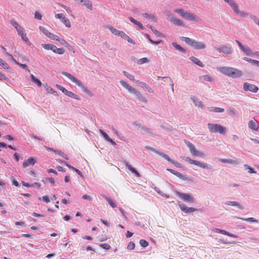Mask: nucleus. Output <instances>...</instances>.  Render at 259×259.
Masks as SVG:
<instances>
[{"label":"nucleus","mask_w":259,"mask_h":259,"mask_svg":"<svg viewBox=\"0 0 259 259\" xmlns=\"http://www.w3.org/2000/svg\"><path fill=\"white\" fill-rule=\"evenodd\" d=\"M218 70L224 74L234 78L240 77L242 75L241 70L231 67H221L218 68Z\"/></svg>","instance_id":"1"},{"label":"nucleus","mask_w":259,"mask_h":259,"mask_svg":"<svg viewBox=\"0 0 259 259\" xmlns=\"http://www.w3.org/2000/svg\"><path fill=\"white\" fill-rule=\"evenodd\" d=\"M62 74L66 76L71 81L76 83V84L79 87L81 88L83 92L86 93L90 95H92V92L83 85V83L80 80H78L75 77L68 72H63Z\"/></svg>","instance_id":"2"},{"label":"nucleus","mask_w":259,"mask_h":259,"mask_svg":"<svg viewBox=\"0 0 259 259\" xmlns=\"http://www.w3.org/2000/svg\"><path fill=\"white\" fill-rule=\"evenodd\" d=\"M175 12L178 13L182 17L189 21H194L198 22L200 20L198 16H196L194 14L191 13L188 11H185L182 9H176L175 10Z\"/></svg>","instance_id":"3"},{"label":"nucleus","mask_w":259,"mask_h":259,"mask_svg":"<svg viewBox=\"0 0 259 259\" xmlns=\"http://www.w3.org/2000/svg\"><path fill=\"white\" fill-rule=\"evenodd\" d=\"M226 3L228 4L232 10L237 15L242 17H246L248 16V13L240 11L239 9L238 4L234 0H224Z\"/></svg>","instance_id":"4"},{"label":"nucleus","mask_w":259,"mask_h":259,"mask_svg":"<svg viewBox=\"0 0 259 259\" xmlns=\"http://www.w3.org/2000/svg\"><path fill=\"white\" fill-rule=\"evenodd\" d=\"M226 3L228 4L232 10L237 15L242 17H246L248 16V13L240 11L239 9L238 4L234 0H224Z\"/></svg>","instance_id":"5"},{"label":"nucleus","mask_w":259,"mask_h":259,"mask_svg":"<svg viewBox=\"0 0 259 259\" xmlns=\"http://www.w3.org/2000/svg\"><path fill=\"white\" fill-rule=\"evenodd\" d=\"M226 3L228 4L232 10L237 15L242 17H246L248 16V13L240 11L239 9L238 4L234 0H224Z\"/></svg>","instance_id":"6"},{"label":"nucleus","mask_w":259,"mask_h":259,"mask_svg":"<svg viewBox=\"0 0 259 259\" xmlns=\"http://www.w3.org/2000/svg\"><path fill=\"white\" fill-rule=\"evenodd\" d=\"M207 126L210 133H218L221 134L226 133V128L220 124L208 123Z\"/></svg>","instance_id":"7"},{"label":"nucleus","mask_w":259,"mask_h":259,"mask_svg":"<svg viewBox=\"0 0 259 259\" xmlns=\"http://www.w3.org/2000/svg\"><path fill=\"white\" fill-rule=\"evenodd\" d=\"M186 144L188 147L190 152L193 156L203 157L205 154L203 152L198 151L195 146L189 141L186 142Z\"/></svg>","instance_id":"8"},{"label":"nucleus","mask_w":259,"mask_h":259,"mask_svg":"<svg viewBox=\"0 0 259 259\" xmlns=\"http://www.w3.org/2000/svg\"><path fill=\"white\" fill-rule=\"evenodd\" d=\"M176 194L186 202L190 203H193L194 202L193 197L189 194L183 193L178 191H176Z\"/></svg>","instance_id":"9"},{"label":"nucleus","mask_w":259,"mask_h":259,"mask_svg":"<svg viewBox=\"0 0 259 259\" xmlns=\"http://www.w3.org/2000/svg\"><path fill=\"white\" fill-rule=\"evenodd\" d=\"M55 18L60 19L62 23L68 28L71 27V23L69 19L64 17L62 13L57 14L55 15Z\"/></svg>","instance_id":"10"},{"label":"nucleus","mask_w":259,"mask_h":259,"mask_svg":"<svg viewBox=\"0 0 259 259\" xmlns=\"http://www.w3.org/2000/svg\"><path fill=\"white\" fill-rule=\"evenodd\" d=\"M120 83L121 85H122L124 88H125L126 90H127L129 92L131 93H134L135 95L137 96H141V94L139 92L136 91V90L129 85L126 82L123 80H120Z\"/></svg>","instance_id":"11"},{"label":"nucleus","mask_w":259,"mask_h":259,"mask_svg":"<svg viewBox=\"0 0 259 259\" xmlns=\"http://www.w3.org/2000/svg\"><path fill=\"white\" fill-rule=\"evenodd\" d=\"M243 89L245 91L256 93L258 91V88L254 84L245 82L243 84Z\"/></svg>","instance_id":"12"},{"label":"nucleus","mask_w":259,"mask_h":259,"mask_svg":"<svg viewBox=\"0 0 259 259\" xmlns=\"http://www.w3.org/2000/svg\"><path fill=\"white\" fill-rule=\"evenodd\" d=\"M167 19L173 23L175 25L177 26H184L183 22L179 19L176 18L171 14H169L167 16Z\"/></svg>","instance_id":"13"},{"label":"nucleus","mask_w":259,"mask_h":259,"mask_svg":"<svg viewBox=\"0 0 259 259\" xmlns=\"http://www.w3.org/2000/svg\"><path fill=\"white\" fill-rule=\"evenodd\" d=\"M157 153H158V155L161 156L162 157H163L164 159L167 160L168 161L170 162L171 163L175 165L176 167H181V164L179 162H178L177 161H175L174 160H171L167 155L164 154L161 152H158Z\"/></svg>","instance_id":"14"},{"label":"nucleus","mask_w":259,"mask_h":259,"mask_svg":"<svg viewBox=\"0 0 259 259\" xmlns=\"http://www.w3.org/2000/svg\"><path fill=\"white\" fill-rule=\"evenodd\" d=\"M236 41L238 44L240 49L245 55L248 56H251L253 54L251 49L248 47L243 46L242 44L238 40H236Z\"/></svg>","instance_id":"15"},{"label":"nucleus","mask_w":259,"mask_h":259,"mask_svg":"<svg viewBox=\"0 0 259 259\" xmlns=\"http://www.w3.org/2000/svg\"><path fill=\"white\" fill-rule=\"evenodd\" d=\"M215 50L219 52H223L226 55H230L232 53V49L230 47L227 46H223L220 48H215Z\"/></svg>","instance_id":"16"},{"label":"nucleus","mask_w":259,"mask_h":259,"mask_svg":"<svg viewBox=\"0 0 259 259\" xmlns=\"http://www.w3.org/2000/svg\"><path fill=\"white\" fill-rule=\"evenodd\" d=\"M166 170L167 171H169L170 172H171V174H174V175H175L179 178H180L184 181L189 180V178L187 176L184 175L179 172H178L175 170H173V169H170V168H167Z\"/></svg>","instance_id":"17"},{"label":"nucleus","mask_w":259,"mask_h":259,"mask_svg":"<svg viewBox=\"0 0 259 259\" xmlns=\"http://www.w3.org/2000/svg\"><path fill=\"white\" fill-rule=\"evenodd\" d=\"M179 206L182 211L186 213H191L197 210V209L193 207H188L185 204L183 203H179Z\"/></svg>","instance_id":"18"},{"label":"nucleus","mask_w":259,"mask_h":259,"mask_svg":"<svg viewBox=\"0 0 259 259\" xmlns=\"http://www.w3.org/2000/svg\"><path fill=\"white\" fill-rule=\"evenodd\" d=\"M248 125L250 129L255 131H257L259 128L258 122L255 119L249 120L248 123Z\"/></svg>","instance_id":"19"},{"label":"nucleus","mask_w":259,"mask_h":259,"mask_svg":"<svg viewBox=\"0 0 259 259\" xmlns=\"http://www.w3.org/2000/svg\"><path fill=\"white\" fill-rule=\"evenodd\" d=\"M192 164L196 165L203 169H208L210 168V166L207 164L206 163L201 162L198 160H194Z\"/></svg>","instance_id":"20"},{"label":"nucleus","mask_w":259,"mask_h":259,"mask_svg":"<svg viewBox=\"0 0 259 259\" xmlns=\"http://www.w3.org/2000/svg\"><path fill=\"white\" fill-rule=\"evenodd\" d=\"M191 47L195 50H201L205 48L206 46L203 42L195 40Z\"/></svg>","instance_id":"21"},{"label":"nucleus","mask_w":259,"mask_h":259,"mask_svg":"<svg viewBox=\"0 0 259 259\" xmlns=\"http://www.w3.org/2000/svg\"><path fill=\"white\" fill-rule=\"evenodd\" d=\"M78 4L84 6L87 8L92 10L93 9L92 4L89 0H78L77 2Z\"/></svg>","instance_id":"22"},{"label":"nucleus","mask_w":259,"mask_h":259,"mask_svg":"<svg viewBox=\"0 0 259 259\" xmlns=\"http://www.w3.org/2000/svg\"><path fill=\"white\" fill-rule=\"evenodd\" d=\"M36 163V160L33 157H30L23 163V167L25 168L29 165H34Z\"/></svg>","instance_id":"23"},{"label":"nucleus","mask_w":259,"mask_h":259,"mask_svg":"<svg viewBox=\"0 0 259 259\" xmlns=\"http://www.w3.org/2000/svg\"><path fill=\"white\" fill-rule=\"evenodd\" d=\"M124 164H125V166L128 168V169L132 173L134 174L137 177H138V178L140 177L141 175L139 173V172L134 167H133L131 164H128L126 162H125Z\"/></svg>","instance_id":"24"},{"label":"nucleus","mask_w":259,"mask_h":259,"mask_svg":"<svg viewBox=\"0 0 259 259\" xmlns=\"http://www.w3.org/2000/svg\"><path fill=\"white\" fill-rule=\"evenodd\" d=\"M99 132L107 141L109 142L112 145H115L114 142L111 139H110L108 136V135L105 132H104L102 130H99Z\"/></svg>","instance_id":"25"},{"label":"nucleus","mask_w":259,"mask_h":259,"mask_svg":"<svg viewBox=\"0 0 259 259\" xmlns=\"http://www.w3.org/2000/svg\"><path fill=\"white\" fill-rule=\"evenodd\" d=\"M190 60L192 62H193L194 64L200 66L201 67H204V64L196 57L192 56L190 57Z\"/></svg>","instance_id":"26"},{"label":"nucleus","mask_w":259,"mask_h":259,"mask_svg":"<svg viewBox=\"0 0 259 259\" xmlns=\"http://www.w3.org/2000/svg\"><path fill=\"white\" fill-rule=\"evenodd\" d=\"M53 47L55 48H52V51L56 54H63L65 53V50L63 48H58L57 47L53 45Z\"/></svg>","instance_id":"27"},{"label":"nucleus","mask_w":259,"mask_h":259,"mask_svg":"<svg viewBox=\"0 0 259 259\" xmlns=\"http://www.w3.org/2000/svg\"><path fill=\"white\" fill-rule=\"evenodd\" d=\"M219 161L222 163H230V164H237L238 163V162L237 160H232V159H220Z\"/></svg>","instance_id":"28"},{"label":"nucleus","mask_w":259,"mask_h":259,"mask_svg":"<svg viewBox=\"0 0 259 259\" xmlns=\"http://www.w3.org/2000/svg\"><path fill=\"white\" fill-rule=\"evenodd\" d=\"M30 78L31 80L34 82L38 87H40L41 86V81L36 78L33 75H30Z\"/></svg>","instance_id":"29"},{"label":"nucleus","mask_w":259,"mask_h":259,"mask_svg":"<svg viewBox=\"0 0 259 259\" xmlns=\"http://www.w3.org/2000/svg\"><path fill=\"white\" fill-rule=\"evenodd\" d=\"M129 19L133 23H134L135 24L138 25L139 26V27L140 28H141V29H144V27L142 25V24L141 23H140V22H138V21L135 20L133 17H129Z\"/></svg>","instance_id":"30"},{"label":"nucleus","mask_w":259,"mask_h":259,"mask_svg":"<svg viewBox=\"0 0 259 259\" xmlns=\"http://www.w3.org/2000/svg\"><path fill=\"white\" fill-rule=\"evenodd\" d=\"M183 40L188 45H189L190 47H192V46L193 44V42L194 41V39H191L189 37H184Z\"/></svg>","instance_id":"31"},{"label":"nucleus","mask_w":259,"mask_h":259,"mask_svg":"<svg viewBox=\"0 0 259 259\" xmlns=\"http://www.w3.org/2000/svg\"><path fill=\"white\" fill-rule=\"evenodd\" d=\"M215 231L217 232L221 233V234H224V235H227V236H230V237H234V236L232 234L228 232L227 231H226L225 230H221V229H215Z\"/></svg>","instance_id":"32"},{"label":"nucleus","mask_w":259,"mask_h":259,"mask_svg":"<svg viewBox=\"0 0 259 259\" xmlns=\"http://www.w3.org/2000/svg\"><path fill=\"white\" fill-rule=\"evenodd\" d=\"M226 204L228 205L235 206L239 207V208L242 209V208L240 206L239 204L236 201H227L226 202Z\"/></svg>","instance_id":"33"},{"label":"nucleus","mask_w":259,"mask_h":259,"mask_svg":"<svg viewBox=\"0 0 259 259\" xmlns=\"http://www.w3.org/2000/svg\"><path fill=\"white\" fill-rule=\"evenodd\" d=\"M191 99L193 100V101L194 102V103L195 104V105L196 106H197L198 107H202V105L201 104V102L200 101H199L198 100V99H197L195 97H192Z\"/></svg>","instance_id":"34"},{"label":"nucleus","mask_w":259,"mask_h":259,"mask_svg":"<svg viewBox=\"0 0 259 259\" xmlns=\"http://www.w3.org/2000/svg\"><path fill=\"white\" fill-rule=\"evenodd\" d=\"M21 37L22 39L27 45L29 46L31 45V43L28 39V38L27 37L26 33H24L23 34L21 35Z\"/></svg>","instance_id":"35"},{"label":"nucleus","mask_w":259,"mask_h":259,"mask_svg":"<svg viewBox=\"0 0 259 259\" xmlns=\"http://www.w3.org/2000/svg\"><path fill=\"white\" fill-rule=\"evenodd\" d=\"M209 110L210 111L214 112H223L224 111V109L223 108L219 107L210 108L209 109Z\"/></svg>","instance_id":"36"},{"label":"nucleus","mask_w":259,"mask_h":259,"mask_svg":"<svg viewBox=\"0 0 259 259\" xmlns=\"http://www.w3.org/2000/svg\"><path fill=\"white\" fill-rule=\"evenodd\" d=\"M64 94L69 97L77 99L76 95L75 94L71 92L68 91L67 90L65 91Z\"/></svg>","instance_id":"37"},{"label":"nucleus","mask_w":259,"mask_h":259,"mask_svg":"<svg viewBox=\"0 0 259 259\" xmlns=\"http://www.w3.org/2000/svg\"><path fill=\"white\" fill-rule=\"evenodd\" d=\"M152 31H153V32L154 33V34H155L157 36H158V37H164V35L160 32L159 31H158V30H156L155 29H154L152 26L150 27Z\"/></svg>","instance_id":"38"},{"label":"nucleus","mask_w":259,"mask_h":259,"mask_svg":"<svg viewBox=\"0 0 259 259\" xmlns=\"http://www.w3.org/2000/svg\"><path fill=\"white\" fill-rule=\"evenodd\" d=\"M149 62V60L147 58H142L137 61L138 64L140 65L148 63Z\"/></svg>","instance_id":"39"},{"label":"nucleus","mask_w":259,"mask_h":259,"mask_svg":"<svg viewBox=\"0 0 259 259\" xmlns=\"http://www.w3.org/2000/svg\"><path fill=\"white\" fill-rule=\"evenodd\" d=\"M123 74L125 76H126V77H127L131 80H135V77L133 75L129 74L128 72L125 71H123Z\"/></svg>","instance_id":"40"},{"label":"nucleus","mask_w":259,"mask_h":259,"mask_svg":"<svg viewBox=\"0 0 259 259\" xmlns=\"http://www.w3.org/2000/svg\"><path fill=\"white\" fill-rule=\"evenodd\" d=\"M172 46L176 49H177L182 52H185V50L182 47H181L179 45L177 44L176 42H172Z\"/></svg>","instance_id":"41"},{"label":"nucleus","mask_w":259,"mask_h":259,"mask_svg":"<svg viewBox=\"0 0 259 259\" xmlns=\"http://www.w3.org/2000/svg\"><path fill=\"white\" fill-rule=\"evenodd\" d=\"M42 47L47 50H52V48H55L52 44H42Z\"/></svg>","instance_id":"42"},{"label":"nucleus","mask_w":259,"mask_h":259,"mask_svg":"<svg viewBox=\"0 0 259 259\" xmlns=\"http://www.w3.org/2000/svg\"><path fill=\"white\" fill-rule=\"evenodd\" d=\"M54 152H55L56 153H57L58 155H60L61 156H62L64 158H65L66 159H68L67 155L65 153H64L62 151H61L60 150H54Z\"/></svg>","instance_id":"43"},{"label":"nucleus","mask_w":259,"mask_h":259,"mask_svg":"<svg viewBox=\"0 0 259 259\" xmlns=\"http://www.w3.org/2000/svg\"><path fill=\"white\" fill-rule=\"evenodd\" d=\"M105 198L112 207L115 208L116 206L115 203L111 199L106 197H105Z\"/></svg>","instance_id":"44"},{"label":"nucleus","mask_w":259,"mask_h":259,"mask_svg":"<svg viewBox=\"0 0 259 259\" xmlns=\"http://www.w3.org/2000/svg\"><path fill=\"white\" fill-rule=\"evenodd\" d=\"M0 65L2 66L4 69H8L9 68V65L4 60L0 58Z\"/></svg>","instance_id":"45"},{"label":"nucleus","mask_w":259,"mask_h":259,"mask_svg":"<svg viewBox=\"0 0 259 259\" xmlns=\"http://www.w3.org/2000/svg\"><path fill=\"white\" fill-rule=\"evenodd\" d=\"M39 29L46 36H49V34H50V32H49L47 29L42 26H39Z\"/></svg>","instance_id":"46"},{"label":"nucleus","mask_w":259,"mask_h":259,"mask_svg":"<svg viewBox=\"0 0 259 259\" xmlns=\"http://www.w3.org/2000/svg\"><path fill=\"white\" fill-rule=\"evenodd\" d=\"M108 28L113 34H114L116 35H118L119 30L111 26L109 27Z\"/></svg>","instance_id":"47"},{"label":"nucleus","mask_w":259,"mask_h":259,"mask_svg":"<svg viewBox=\"0 0 259 259\" xmlns=\"http://www.w3.org/2000/svg\"><path fill=\"white\" fill-rule=\"evenodd\" d=\"M140 244L142 246H143L144 247H146L148 246L149 245L148 242L146 240H144V239L140 240Z\"/></svg>","instance_id":"48"},{"label":"nucleus","mask_w":259,"mask_h":259,"mask_svg":"<svg viewBox=\"0 0 259 259\" xmlns=\"http://www.w3.org/2000/svg\"><path fill=\"white\" fill-rule=\"evenodd\" d=\"M136 82L140 86H141L143 88L145 87L147 89L149 88L150 90H151V89L150 88H149V87H148L145 83H144L143 82H140L138 80H137V81H136Z\"/></svg>","instance_id":"49"},{"label":"nucleus","mask_w":259,"mask_h":259,"mask_svg":"<svg viewBox=\"0 0 259 259\" xmlns=\"http://www.w3.org/2000/svg\"><path fill=\"white\" fill-rule=\"evenodd\" d=\"M17 31L18 35L20 36L23 34L24 33H26L24 29L22 26H21L18 29H17Z\"/></svg>","instance_id":"50"},{"label":"nucleus","mask_w":259,"mask_h":259,"mask_svg":"<svg viewBox=\"0 0 259 259\" xmlns=\"http://www.w3.org/2000/svg\"><path fill=\"white\" fill-rule=\"evenodd\" d=\"M49 35L48 37H49L51 39H52L54 40H56L57 41H58V40L59 39V37L57 35H56L54 34L50 33V34H49Z\"/></svg>","instance_id":"51"},{"label":"nucleus","mask_w":259,"mask_h":259,"mask_svg":"<svg viewBox=\"0 0 259 259\" xmlns=\"http://www.w3.org/2000/svg\"><path fill=\"white\" fill-rule=\"evenodd\" d=\"M61 6L64 9H65V10L67 12V13L72 17H73V18H74V17L73 16V15L71 14V11L70 10V8L66 7V6L65 5H61Z\"/></svg>","instance_id":"52"},{"label":"nucleus","mask_w":259,"mask_h":259,"mask_svg":"<svg viewBox=\"0 0 259 259\" xmlns=\"http://www.w3.org/2000/svg\"><path fill=\"white\" fill-rule=\"evenodd\" d=\"M135 247V244L133 242H130L127 245V248L129 250L134 249Z\"/></svg>","instance_id":"53"},{"label":"nucleus","mask_w":259,"mask_h":259,"mask_svg":"<svg viewBox=\"0 0 259 259\" xmlns=\"http://www.w3.org/2000/svg\"><path fill=\"white\" fill-rule=\"evenodd\" d=\"M242 219L245 221L249 222L250 223H257V220H255L253 218H248L247 219Z\"/></svg>","instance_id":"54"},{"label":"nucleus","mask_w":259,"mask_h":259,"mask_svg":"<svg viewBox=\"0 0 259 259\" xmlns=\"http://www.w3.org/2000/svg\"><path fill=\"white\" fill-rule=\"evenodd\" d=\"M202 78L204 80H206L208 81H212L213 80V79L209 75H204L202 76Z\"/></svg>","instance_id":"55"},{"label":"nucleus","mask_w":259,"mask_h":259,"mask_svg":"<svg viewBox=\"0 0 259 259\" xmlns=\"http://www.w3.org/2000/svg\"><path fill=\"white\" fill-rule=\"evenodd\" d=\"M11 24L16 30L21 26L15 21H11Z\"/></svg>","instance_id":"56"},{"label":"nucleus","mask_w":259,"mask_h":259,"mask_svg":"<svg viewBox=\"0 0 259 259\" xmlns=\"http://www.w3.org/2000/svg\"><path fill=\"white\" fill-rule=\"evenodd\" d=\"M244 167H246V169H248L249 170H248V172L250 174H253V173H255V171L254 170V169L251 167L250 166H248L246 164H245L244 165Z\"/></svg>","instance_id":"57"},{"label":"nucleus","mask_w":259,"mask_h":259,"mask_svg":"<svg viewBox=\"0 0 259 259\" xmlns=\"http://www.w3.org/2000/svg\"><path fill=\"white\" fill-rule=\"evenodd\" d=\"M100 246L105 249H109L111 248L110 245L108 243L101 244Z\"/></svg>","instance_id":"58"},{"label":"nucleus","mask_w":259,"mask_h":259,"mask_svg":"<svg viewBox=\"0 0 259 259\" xmlns=\"http://www.w3.org/2000/svg\"><path fill=\"white\" fill-rule=\"evenodd\" d=\"M124 39L126 40L128 42L132 44H135V41L127 35L125 36Z\"/></svg>","instance_id":"59"},{"label":"nucleus","mask_w":259,"mask_h":259,"mask_svg":"<svg viewBox=\"0 0 259 259\" xmlns=\"http://www.w3.org/2000/svg\"><path fill=\"white\" fill-rule=\"evenodd\" d=\"M46 89L49 93L53 94L55 92L52 88L51 87H48L47 85H46Z\"/></svg>","instance_id":"60"},{"label":"nucleus","mask_w":259,"mask_h":259,"mask_svg":"<svg viewBox=\"0 0 259 259\" xmlns=\"http://www.w3.org/2000/svg\"><path fill=\"white\" fill-rule=\"evenodd\" d=\"M16 64L17 65H18L19 66H20L21 67L24 68V69H25L26 70H27L28 71H30V70L28 69L27 68V66L26 65V64H21L19 62H16Z\"/></svg>","instance_id":"61"},{"label":"nucleus","mask_w":259,"mask_h":259,"mask_svg":"<svg viewBox=\"0 0 259 259\" xmlns=\"http://www.w3.org/2000/svg\"><path fill=\"white\" fill-rule=\"evenodd\" d=\"M237 113L235 109L232 108L229 109V114L231 115H235Z\"/></svg>","instance_id":"62"},{"label":"nucleus","mask_w":259,"mask_h":259,"mask_svg":"<svg viewBox=\"0 0 259 259\" xmlns=\"http://www.w3.org/2000/svg\"><path fill=\"white\" fill-rule=\"evenodd\" d=\"M42 199L43 201H45L46 203H49L51 201L50 197L47 195L42 196Z\"/></svg>","instance_id":"63"},{"label":"nucleus","mask_w":259,"mask_h":259,"mask_svg":"<svg viewBox=\"0 0 259 259\" xmlns=\"http://www.w3.org/2000/svg\"><path fill=\"white\" fill-rule=\"evenodd\" d=\"M35 18L37 19L38 20H41L42 18V16L41 14L38 12H36L35 13Z\"/></svg>","instance_id":"64"}]
</instances>
